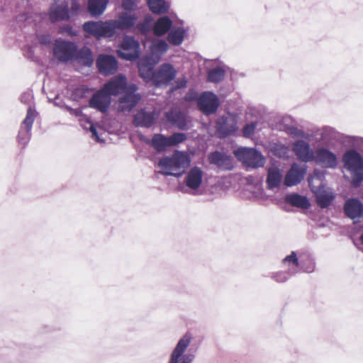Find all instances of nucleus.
I'll list each match as a JSON object with an SVG mask.
<instances>
[{
	"mask_svg": "<svg viewBox=\"0 0 363 363\" xmlns=\"http://www.w3.org/2000/svg\"><path fill=\"white\" fill-rule=\"evenodd\" d=\"M66 110L69 112L71 115L75 116L76 117H79L82 116V111L79 108L74 109L70 108L69 106H66Z\"/></svg>",
	"mask_w": 363,
	"mask_h": 363,
	"instance_id": "864d4df0",
	"label": "nucleus"
},
{
	"mask_svg": "<svg viewBox=\"0 0 363 363\" xmlns=\"http://www.w3.org/2000/svg\"><path fill=\"white\" fill-rule=\"evenodd\" d=\"M168 45L164 40H156L152 43L150 47L151 59L157 63L162 55L167 52L168 50Z\"/></svg>",
	"mask_w": 363,
	"mask_h": 363,
	"instance_id": "c756f323",
	"label": "nucleus"
},
{
	"mask_svg": "<svg viewBox=\"0 0 363 363\" xmlns=\"http://www.w3.org/2000/svg\"><path fill=\"white\" fill-rule=\"evenodd\" d=\"M199 108L206 114L213 113L219 106V100L216 94L206 91L201 94L198 99Z\"/></svg>",
	"mask_w": 363,
	"mask_h": 363,
	"instance_id": "4468645a",
	"label": "nucleus"
},
{
	"mask_svg": "<svg viewBox=\"0 0 363 363\" xmlns=\"http://www.w3.org/2000/svg\"><path fill=\"white\" fill-rule=\"evenodd\" d=\"M176 74L177 72L172 65L162 64L157 71H155L153 84L156 86L167 84L175 78Z\"/></svg>",
	"mask_w": 363,
	"mask_h": 363,
	"instance_id": "ddd939ff",
	"label": "nucleus"
},
{
	"mask_svg": "<svg viewBox=\"0 0 363 363\" xmlns=\"http://www.w3.org/2000/svg\"><path fill=\"white\" fill-rule=\"evenodd\" d=\"M138 20L135 14H131L124 12L118 16L116 20H110L113 35H114L116 30H128L133 27Z\"/></svg>",
	"mask_w": 363,
	"mask_h": 363,
	"instance_id": "2eb2a0df",
	"label": "nucleus"
},
{
	"mask_svg": "<svg viewBox=\"0 0 363 363\" xmlns=\"http://www.w3.org/2000/svg\"><path fill=\"white\" fill-rule=\"evenodd\" d=\"M33 99V96L30 92H26L22 94L21 97V102L29 104Z\"/></svg>",
	"mask_w": 363,
	"mask_h": 363,
	"instance_id": "603ef678",
	"label": "nucleus"
},
{
	"mask_svg": "<svg viewBox=\"0 0 363 363\" xmlns=\"http://www.w3.org/2000/svg\"><path fill=\"white\" fill-rule=\"evenodd\" d=\"M186 139V135L182 133H176L169 136L170 147L175 146L183 143Z\"/></svg>",
	"mask_w": 363,
	"mask_h": 363,
	"instance_id": "79ce46f5",
	"label": "nucleus"
},
{
	"mask_svg": "<svg viewBox=\"0 0 363 363\" xmlns=\"http://www.w3.org/2000/svg\"><path fill=\"white\" fill-rule=\"evenodd\" d=\"M313 137L318 143L330 145L333 141L339 139L340 134L333 128L326 126L317 130Z\"/></svg>",
	"mask_w": 363,
	"mask_h": 363,
	"instance_id": "4be33fe9",
	"label": "nucleus"
},
{
	"mask_svg": "<svg viewBox=\"0 0 363 363\" xmlns=\"http://www.w3.org/2000/svg\"><path fill=\"white\" fill-rule=\"evenodd\" d=\"M68 3L65 1H56L50 9V19L52 22H57L68 19Z\"/></svg>",
	"mask_w": 363,
	"mask_h": 363,
	"instance_id": "412c9836",
	"label": "nucleus"
},
{
	"mask_svg": "<svg viewBox=\"0 0 363 363\" xmlns=\"http://www.w3.org/2000/svg\"><path fill=\"white\" fill-rule=\"evenodd\" d=\"M286 132L288 134L294 138H301L306 140H310L311 135L305 133L302 130L298 129L295 126H289L286 128Z\"/></svg>",
	"mask_w": 363,
	"mask_h": 363,
	"instance_id": "ea45409f",
	"label": "nucleus"
},
{
	"mask_svg": "<svg viewBox=\"0 0 363 363\" xmlns=\"http://www.w3.org/2000/svg\"><path fill=\"white\" fill-rule=\"evenodd\" d=\"M107 4L108 0H89L88 11L91 16L96 17L104 12Z\"/></svg>",
	"mask_w": 363,
	"mask_h": 363,
	"instance_id": "473e14b6",
	"label": "nucleus"
},
{
	"mask_svg": "<svg viewBox=\"0 0 363 363\" xmlns=\"http://www.w3.org/2000/svg\"><path fill=\"white\" fill-rule=\"evenodd\" d=\"M344 167L350 173L352 184L358 186L363 179V159L355 150L347 151L342 159Z\"/></svg>",
	"mask_w": 363,
	"mask_h": 363,
	"instance_id": "7ed1b4c3",
	"label": "nucleus"
},
{
	"mask_svg": "<svg viewBox=\"0 0 363 363\" xmlns=\"http://www.w3.org/2000/svg\"><path fill=\"white\" fill-rule=\"evenodd\" d=\"M274 152L279 158L286 159L289 157V149L284 145H277L274 147Z\"/></svg>",
	"mask_w": 363,
	"mask_h": 363,
	"instance_id": "37998d69",
	"label": "nucleus"
},
{
	"mask_svg": "<svg viewBox=\"0 0 363 363\" xmlns=\"http://www.w3.org/2000/svg\"><path fill=\"white\" fill-rule=\"evenodd\" d=\"M131 83H128L127 78L119 74L112 78H111L106 84H104L103 87L105 90L111 96H121L128 89Z\"/></svg>",
	"mask_w": 363,
	"mask_h": 363,
	"instance_id": "6e6552de",
	"label": "nucleus"
},
{
	"mask_svg": "<svg viewBox=\"0 0 363 363\" xmlns=\"http://www.w3.org/2000/svg\"><path fill=\"white\" fill-rule=\"evenodd\" d=\"M172 21L168 16L160 17L153 24V33L157 36H162L172 28Z\"/></svg>",
	"mask_w": 363,
	"mask_h": 363,
	"instance_id": "bb28decb",
	"label": "nucleus"
},
{
	"mask_svg": "<svg viewBox=\"0 0 363 363\" xmlns=\"http://www.w3.org/2000/svg\"><path fill=\"white\" fill-rule=\"evenodd\" d=\"M225 75V69L222 67L213 68L208 71V80L211 82L218 83L220 82Z\"/></svg>",
	"mask_w": 363,
	"mask_h": 363,
	"instance_id": "e433bc0d",
	"label": "nucleus"
},
{
	"mask_svg": "<svg viewBox=\"0 0 363 363\" xmlns=\"http://www.w3.org/2000/svg\"><path fill=\"white\" fill-rule=\"evenodd\" d=\"M257 125V122H252L246 124L242 130L243 135L247 138L252 136L255 133Z\"/></svg>",
	"mask_w": 363,
	"mask_h": 363,
	"instance_id": "de8ad7c7",
	"label": "nucleus"
},
{
	"mask_svg": "<svg viewBox=\"0 0 363 363\" xmlns=\"http://www.w3.org/2000/svg\"><path fill=\"white\" fill-rule=\"evenodd\" d=\"M291 275L288 274V272H279L273 274L272 277L277 282H284L287 281Z\"/></svg>",
	"mask_w": 363,
	"mask_h": 363,
	"instance_id": "09e8293b",
	"label": "nucleus"
},
{
	"mask_svg": "<svg viewBox=\"0 0 363 363\" xmlns=\"http://www.w3.org/2000/svg\"><path fill=\"white\" fill-rule=\"evenodd\" d=\"M282 264L287 268L288 274L294 275L298 272V267L301 264L295 252L286 256L282 260Z\"/></svg>",
	"mask_w": 363,
	"mask_h": 363,
	"instance_id": "7c9ffc66",
	"label": "nucleus"
},
{
	"mask_svg": "<svg viewBox=\"0 0 363 363\" xmlns=\"http://www.w3.org/2000/svg\"><path fill=\"white\" fill-rule=\"evenodd\" d=\"M292 150L298 159L303 162H312L315 157V152L309 143L305 140H299L292 145Z\"/></svg>",
	"mask_w": 363,
	"mask_h": 363,
	"instance_id": "dca6fc26",
	"label": "nucleus"
},
{
	"mask_svg": "<svg viewBox=\"0 0 363 363\" xmlns=\"http://www.w3.org/2000/svg\"><path fill=\"white\" fill-rule=\"evenodd\" d=\"M155 61L152 59H142L138 62V69L140 76L145 81H151L153 83V71Z\"/></svg>",
	"mask_w": 363,
	"mask_h": 363,
	"instance_id": "a878e982",
	"label": "nucleus"
},
{
	"mask_svg": "<svg viewBox=\"0 0 363 363\" xmlns=\"http://www.w3.org/2000/svg\"><path fill=\"white\" fill-rule=\"evenodd\" d=\"M30 138V130L21 128L18 135V141L22 145H26Z\"/></svg>",
	"mask_w": 363,
	"mask_h": 363,
	"instance_id": "a18cd8bd",
	"label": "nucleus"
},
{
	"mask_svg": "<svg viewBox=\"0 0 363 363\" xmlns=\"http://www.w3.org/2000/svg\"><path fill=\"white\" fill-rule=\"evenodd\" d=\"M78 60L82 65L89 67L93 63L91 51L88 48L81 50L78 53Z\"/></svg>",
	"mask_w": 363,
	"mask_h": 363,
	"instance_id": "4c0bfd02",
	"label": "nucleus"
},
{
	"mask_svg": "<svg viewBox=\"0 0 363 363\" xmlns=\"http://www.w3.org/2000/svg\"><path fill=\"white\" fill-rule=\"evenodd\" d=\"M234 154L240 161L249 167H261L265 163V159L262 154L253 148L239 147L234 151Z\"/></svg>",
	"mask_w": 363,
	"mask_h": 363,
	"instance_id": "423d86ee",
	"label": "nucleus"
},
{
	"mask_svg": "<svg viewBox=\"0 0 363 363\" xmlns=\"http://www.w3.org/2000/svg\"><path fill=\"white\" fill-rule=\"evenodd\" d=\"M118 54L119 57L127 60L137 59L140 55L139 43L133 37L125 36Z\"/></svg>",
	"mask_w": 363,
	"mask_h": 363,
	"instance_id": "1a4fd4ad",
	"label": "nucleus"
},
{
	"mask_svg": "<svg viewBox=\"0 0 363 363\" xmlns=\"http://www.w3.org/2000/svg\"><path fill=\"white\" fill-rule=\"evenodd\" d=\"M204 174L205 173L201 167L197 166L191 167L186 172L184 178V184L186 188L184 191L196 194L203 183Z\"/></svg>",
	"mask_w": 363,
	"mask_h": 363,
	"instance_id": "0eeeda50",
	"label": "nucleus"
},
{
	"mask_svg": "<svg viewBox=\"0 0 363 363\" xmlns=\"http://www.w3.org/2000/svg\"><path fill=\"white\" fill-rule=\"evenodd\" d=\"M285 200L289 204L303 209L310 206V202L306 196L298 194H290L286 196Z\"/></svg>",
	"mask_w": 363,
	"mask_h": 363,
	"instance_id": "2f4dec72",
	"label": "nucleus"
},
{
	"mask_svg": "<svg viewBox=\"0 0 363 363\" xmlns=\"http://www.w3.org/2000/svg\"><path fill=\"white\" fill-rule=\"evenodd\" d=\"M282 182H284L283 171L277 167H269L266 179L267 189L272 191L279 189Z\"/></svg>",
	"mask_w": 363,
	"mask_h": 363,
	"instance_id": "5701e85b",
	"label": "nucleus"
},
{
	"mask_svg": "<svg viewBox=\"0 0 363 363\" xmlns=\"http://www.w3.org/2000/svg\"><path fill=\"white\" fill-rule=\"evenodd\" d=\"M88 123L89 125V128L90 132L91 133L92 138H94L98 142L102 141V140L98 135V133H97V131H96V128L94 125V124L91 123L90 122H88Z\"/></svg>",
	"mask_w": 363,
	"mask_h": 363,
	"instance_id": "3c124183",
	"label": "nucleus"
},
{
	"mask_svg": "<svg viewBox=\"0 0 363 363\" xmlns=\"http://www.w3.org/2000/svg\"><path fill=\"white\" fill-rule=\"evenodd\" d=\"M86 92V89L84 87H79L74 90L73 96L75 99L78 98H82L85 96Z\"/></svg>",
	"mask_w": 363,
	"mask_h": 363,
	"instance_id": "8fccbe9b",
	"label": "nucleus"
},
{
	"mask_svg": "<svg viewBox=\"0 0 363 363\" xmlns=\"http://www.w3.org/2000/svg\"><path fill=\"white\" fill-rule=\"evenodd\" d=\"M111 97L102 86L96 91L89 101V106L102 113H106L111 105Z\"/></svg>",
	"mask_w": 363,
	"mask_h": 363,
	"instance_id": "9b49d317",
	"label": "nucleus"
},
{
	"mask_svg": "<svg viewBox=\"0 0 363 363\" xmlns=\"http://www.w3.org/2000/svg\"><path fill=\"white\" fill-rule=\"evenodd\" d=\"M323 177V172L315 170L313 175L308 179V183L311 191L315 196L318 205L321 208H326L330 205L335 196L330 188L322 184Z\"/></svg>",
	"mask_w": 363,
	"mask_h": 363,
	"instance_id": "f03ea898",
	"label": "nucleus"
},
{
	"mask_svg": "<svg viewBox=\"0 0 363 363\" xmlns=\"http://www.w3.org/2000/svg\"><path fill=\"white\" fill-rule=\"evenodd\" d=\"M306 169L304 166L294 163L286 172L284 179V184L286 186H292L298 184L304 178Z\"/></svg>",
	"mask_w": 363,
	"mask_h": 363,
	"instance_id": "f3484780",
	"label": "nucleus"
},
{
	"mask_svg": "<svg viewBox=\"0 0 363 363\" xmlns=\"http://www.w3.org/2000/svg\"><path fill=\"white\" fill-rule=\"evenodd\" d=\"M152 18L150 16H147L145 19L137 24V28L141 33H145L150 30L152 27Z\"/></svg>",
	"mask_w": 363,
	"mask_h": 363,
	"instance_id": "a19ab883",
	"label": "nucleus"
},
{
	"mask_svg": "<svg viewBox=\"0 0 363 363\" xmlns=\"http://www.w3.org/2000/svg\"><path fill=\"white\" fill-rule=\"evenodd\" d=\"M193 340L191 334L185 333L177 342L172 351L168 363H191L195 355L192 352H187V350Z\"/></svg>",
	"mask_w": 363,
	"mask_h": 363,
	"instance_id": "20e7f679",
	"label": "nucleus"
},
{
	"mask_svg": "<svg viewBox=\"0 0 363 363\" xmlns=\"http://www.w3.org/2000/svg\"><path fill=\"white\" fill-rule=\"evenodd\" d=\"M83 28L85 32L96 38L113 36L109 21L105 22L88 21L84 23Z\"/></svg>",
	"mask_w": 363,
	"mask_h": 363,
	"instance_id": "9d476101",
	"label": "nucleus"
},
{
	"mask_svg": "<svg viewBox=\"0 0 363 363\" xmlns=\"http://www.w3.org/2000/svg\"><path fill=\"white\" fill-rule=\"evenodd\" d=\"M155 116L152 111H139L134 116V123L138 126L150 127L155 122Z\"/></svg>",
	"mask_w": 363,
	"mask_h": 363,
	"instance_id": "cd10ccee",
	"label": "nucleus"
},
{
	"mask_svg": "<svg viewBox=\"0 0 363 363\" xmlns=\"http://www.w3.org/2000/svg\"><path fill=\"white\" fill-rule=\"evenodd\" d=\"M138 7V0H123L122 8L126 11H135Z\"/></svg>",
	"mask_w": 363,
	"mask_h": 363,
	"instance_id": "49530a36",
	"label": "nucleus"
},
{
	"mask_svg": "<svg viewBox=\"0 0 363 363\" xmlns=\"http://www.w3.org/2000/svg\"><path fill=\"white\" fill-rule=\"evenodd\" d=\"M151 145L157 151H164L170 147L169 137L162 134H155L152 138Z\"/></svg>",
	"mask_w": 363,
	"mask_h": 363,
	"instance_id": "c9c22d12",
	"label": "nucleus"
},
{
	"mask_svg": "<svg viewBox=\"0 0 363 363\" xmlns=\"http://www.w3.org/2000/svg\"><path fill=\"white\" fill-rule=\"evenodd\" d=\"M216 130L220 137L233 133L238 130L235 117L232 115L222 116L216 122Z\"/></svg>",
	"mask_w": 363,
	"mask_h": 363,
	"instance_id": "aec40b11",
	"label": "nucleus"
},
{
	"mask_svg": "<svg viewBox=\"0 0 363 363\" xmlns=\"http://www.w3.org/2000/svg\"><path fill=\"white\" fill-rule=\"evenodd\" d=\"M35 116V111L30 106L27 109L26 116L22 123V125L23 126V128L27 129L28 130H31Z\"/></svg>",
	"mask_w": 363,
	"mask_h": 363,
	"instance_id": "58836bf2",
	"label": "nucleus"
},
{
	"mask_svg": "<svg viewBox=\"0 0 363 363\" xmlns=\"http://www.w3.org/2000/svg\"><path fill=\"white\" fill-rule=\"evenodd\" d=\"M147 5L150 10L156 14L167 13L170 5L164 0H147Z\"/></svg>",
	"mask_w": 363,
	"mask_h": 363,
	"instance_id": "f704fd0d",
	"label": "nucleus"
},
{
	"mask_svg": "<svg viewBox=\"0 0 363 363\" xmlns=\"http://www.w3.org/2000/svg\"><path fill=\"white\" fill-rule=\"evenodd\" d=\"M138 86L133 83L127 91L118 97L116 100L117 109L121 112H130L141 99V95L138 92Z\"/></svg>",
	"mask_w": 363,
	"mask_h": 363,
	"instance_id": "39448f33",
	"label": "nucleus"
},
{
	"mask_svg": "<svg viewBox=\"0 0 363 363\" xmlns=\"http://www.w3.org/2000/svg\"><path fill=\"white\" fill-rule=\"evenodd\" d=\"M313 161L325 168H334L337 164V157L334 153L325 147H319L315 151Z\"/></svg>",
	"mask_w": 363,
	"mask_h": 363,
	"instance_id": "a211bd4d",
	"label": "nucleus"
},
{
	"mask_svg": "<svg viewBox=\"0 0 363 363\" xmlns=\"http://www.w3.org/2000/svg\"><path fill=\"white\" fill-rule=\"evenodd\" d=\"M166 117L168 121L177 125L178 128L181 129L187 128L186 117L184 113L177 111H172L167 113Z\"/></svg>",
	"mask_w": 363,
	"mask_h": 363,
	"instance_id": "72a5a7b5",
	"label": "nucleus"
},
{
	"mask_svg": "<svg viewBox=\"0 0 363 363\" xmlns=\"http://www.w3.org/2000/svg\"><path fill=\"white\" fill-rule=\"evenodd\" d=\"M96 66L100 73L104 75L113 74L118 69L116 57L109 55H100L96 60Z\"/></svg>",
	"mask_w": 363,
	"mask_h": 363,
	"instance_id": "6ab92c4d",
	"label": "nucleus"
},
{
	"mask_svg": "<svg viewBox=\"0 0 363 363\" xmlns=\"http://www.w3.org/2000/svg\"><path fill=\"white\" fill-rule=\"evenodd\" d=\"M191 162L188 152L175 150L172 155L162 157L158 162V167L162 174L178 178L189 167Z\"/></svg>",
	"mask_w": 363,
	"mask_h": 363,
	"instance_id": "f257e3e1",
	"label": "nucleus"
},
{
	"mask_svg": "<svg viewBox=\"0 0 363 363\" xmlns=\"http://www.w3.org/2000/svg\"><path fill=\"white\" fill-rule=\"evenodd\" d=\"M197 96V94L195 91H189L185 96V99L186 101H192L194 100Z\"/></svg>",
	"mask_w": 363,
	"mask_h": 363,
	"instance_id": "5fc2aeb1",
	"label": "nucleus"
},
{
	"mask_svg": "<svg viewBox=\"0 0 363 363\" xmlns=\"http://www.w3.org/2000/svg\"><path fill=\"white\" fill-rule=\"evenodd\" d=\"M177 86L178 88L184 87L186 84V80L183 79L177 81Z\"/></svg>",
	"mask_w": 363,
	"mask_h": 363,
	"instance_id": "4d7b16f0",
	"label": "nucleus"
},
{
	"mask_svg": "<svg viewBox=\"0 0 363 363\" xmlns=\"http://www.w3.org/2000/svg\"><path fill=\"white\" fill-rule=\"evenodd\" d=\"M209 162L216 164L223 170H231L233 168L231 157L219 152H214L208 156Z\"/></svg>",
	"mask_w": 363,
	"mask_h": 363,
	"instance_id": "b1692460",
	"label": "nucleus"
},
{
	"mask_svg": "<svg viewBox=\"0 0 363 363\" xmlns=\"http://www.w3.org/2000/svg\"><path fill=\"white\" fill-rule=\"evenodd\" d=\"M346 215L352 220L363 217V205L356 199H348L344 206Z\"/></svg>",
	"mask_w": 363,
	"mask_h": 363,
	"instance_id": "393cba45",
	"label": "nucleus"
},
{
	"mask_svg": "<svg viewBox=\"0 0 363 363\" xmlns=\"http://www.w3.org/2000/svg\"><path fill=\"white\" fill-rule=\"evenodd\" d=\"M40 41L41 43L48 44V43H50V38L48 35L42 36L40 38Z\"/></svg>",
	"mask_w": 363,
	"mask_h": 363,
	"instance_id": "6e6d98bb",
	"label": "nucleus"
},
{
	"mask_svg": "<svg viewBox=\"0 0 363 363\" xmlns=\"http://www.w3.org/2000/svg\"><path fill=\"white\" fill-rule=\"evenodd\" d=\"M75 52L76 46L74 43L61 40H55L53 55L59 61L67 62L72 60L74 56Z\"/></svg>",
	"mask_w": 363,
	"mask_h": 363,
	"instance_id": "f8f14e48",
	"label": "nucleus"
},
{
	"mask_svg": "<svg viewBox=\"0 0 363 363\" xmlns=\"http://www.w3.org/2000/svg\"><path fill=\"white\" fill-rule=\"evenodd\" d=\"M301 266L302 270L307 273L313 272L315 267L314 259L311 256L308 257V259L306 260V262L301 261Z\"/></svg>",
	"mask_w": 363,
	"mask_h": 363,
	"instance_id": "c03bdc74",
	"label": "nucleus"
},
{
	"mask_svg": "<svg viewBox=\"0 0 363 363\" xmlns=\"http://www.w3.org/2000/svg\"><path fill=\"white\" fill-rule=\"evenodd\" d=\"M186 32L182 26H173L168 33L167 40L173 45H180L186 35Z\"/></svg>",
	"mask_w": 363,
	"mask_h": 363,
	"instance_id": "c85d7f7f",
	"label": "nucleus"
}]
</instances>
